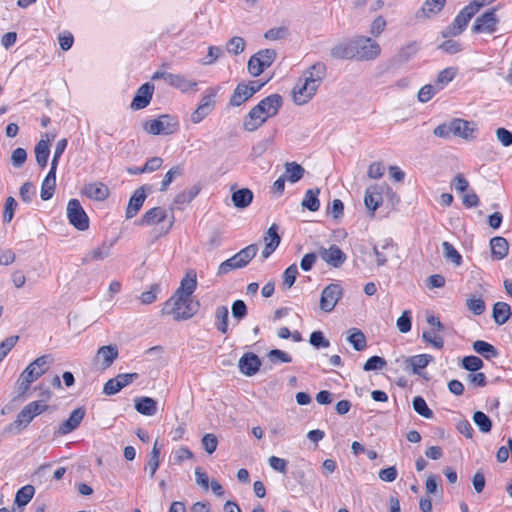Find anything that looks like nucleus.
<instances>
[{"mask_svg": "<svg viewBox=\"0 0 512 512\" xmlns=\"http://www.w3.org/2000/svg\"><path fill=\"white\" fill-rule=\"evenodd\" d=\"M386 360L380 356L370 357L363 365L364 371L381 370L386 366Z\"/></svg>", "mask_w": 512, "mask_h": 512, "instance_id": "69168bd1", "label": "nucleus"}, {"mask_svg": "<svg viewBox=\"0 0 512 512\" xmlns=\"http://www.w3.org/2000/svg\"><path fill=\"white\" fill-rule=\"evenodd\" d=\"M473 350L485 359L496 358L499 356L497 348L483 340H476L473 343Z\"/></svg>", "mask_w": 512, "mask_h": 512, "instance_id": "58836bf2", "label": "nucleus"}, {"mask_svg": "<svg viewBox=\"0 0 512 512\" xmlns=\"http://www.w3.org/2000/svg\"><path fill=\"white\" fill-rule=\"evenodd\" d=\"M111 247H112V243L111 244H107L105 242L102 243L101 246L91 250L89 253L86 254L85 257L82 258V260H81L82 264H88L90 262L104 260L105 258L110 256Z\"/></svg>", "mask_w": 512, "mask_h": 512, "instance_id": "473e14b6", "label": "nucleus"}, {"mask_svg": "<svg viewBox=\"0 0 512 512\" xmlns=\"http://www.w3.org/2000/svg\"><path fill=\"white\" fill-rule=\"evenodd\" d=\"M466 306L474 315H481L486 309L484 300L474 295L466 300Z\"/></svg>", "mask_w": 512, "mask_h": 512, "instance_id": "6e6d98bb", "label": "nucleus"}, {"mask_svg": "<svg viewBox=\"0 0 512 512\" xmlns=\"http://www.w3.org/2000/svg\"><path fill=\"white\" fill-rule=\"evenodd\" d=\"M490 245H491L492 255L495 258L501 260L507 256L508 250H509V244H508V241L504 237H501V236L493 237L490 240Z\"/></svg>", "mask_w": 512, "mask_h": 512, "instance_id": "4c0bfd02", "label": "nucleus"}, {"mask_svg": "<svg viewBox=\"0 0 512 512\" xmlns=\"http://www.w3.org/2000/svg\"><path fill=\"white\" fill-rule=\"evenodd\" d=\"M167 217L166 210L162 207H154L144 213V215L135 222L138 226L153 225L163 222Z\"/></svg>", "mask_w": 512, "mask_h": 512, "instance_id": "a878e982", "label": "nucleus"}, {"mask_svg": "<svg viewBox=\"0 0 512 512\" xmlns=\"http://www.w3.org/2000/svg\"><path fill=\"white\" fill-rule=\"evenodd\" d=\"M135 409L138 413L153 416L157 412V402L150 397L135 398Z\"/></svg>", "mask_w": 512, "mask_h": 512, "instance_id": "72a5a7b5", "label": "nucleus"}, {"mask_svg": "<svg viewBox=\"0 0 512 512\" xmlns=\"http://www.w3.org/2000/svg\"><path fill=\"white\" fill-rule=\"evenodd\" d=\"M66 211L69 223L76 229L86 231L89 228V217L78 199L69 200Z\"/></svg>", "mask_w": 512, "mask_h": 512, "instance_id": "423d86ee", "label": "nucleus"}, {"mask_svg": "<svg viewBox=\"0 0 512 512\" xmlns=\"http://www.w3.org/2000/svg\"><path fill=\"white\" fill-rule=\"evenodd\" d=\"M49 143V138L47 140L41 139L40 141L37 142L34 148L36 162L41 168H45L48 163V158L50 155Z\"/></svg>", "mask_w": 512, "mask_h": 512, "instance_id": "f704fd0d", "label": "nucleus"}, {"mask_svg": "<svg viewBox=\"0 0 512 512\" xmlns=\"http://www.w3.org/2000/svg\"><path fill=\"white\" fill-rule=\"evenodd\" d=\"M326 74V65L323 62H317L304 71L303 77L307 80L313 81L314 85L319 87L320 83L326 77Z\"/></svg>", "mask_w": 512, "mask_h": 512, "instance_id": "bb28decb", "label": "nucleus"}, {"mask_svg": "<svg viewBox=\"0 0 512 512\" xmlns=\"http://www.w3.org/2000/svg\"><path fill=\"white\" fill-rule=\"evenodd\" d=\"M283 105V98L279 94H271L262 99L254 109L258 111L262 116L269 117L275 116Z\"/></svg>", "mask_w": 512, "mask_h": 512, "instance_id": "1a4fd4ad", "label": "nucleus"}, {"mask_svg": "<svg viewBox=\"0 0 512 512\" xmlns=\"http://www.w3.org/2000/svg\"><path fill=\"white\" fill-rule=\"evenodd\" d=\"M433 357L428 354H420L412 357H401L396 359V362H402L405 369H412L414 374H420V371L424 369Z\"/></svg>", "mask_w": 512, "mask_h": 512, "instance_id": "6ab92c4d", "label": "nucleus"}, {"mask_svg": "<svg viewBox=\"0 0 512 512\" xmlns=\"http://www.w3.org/2000/svg\"><path fill=\"white\" fill-rule=\"evenodd\" d=\"M252 96L248 91V84L240 83L234 89L229 104L234 107H238L249 100Z\"/></svg>", "mask_w": 512, "mask_h": 512, "instance_id": "e433bc0d", "label": "nucleus"}, {"mask_svg": "<svg viewBox=\"0 0 512 512\" xmlns=\"http://www.w3.org/2000/svg\"><path fill=\"white\" fill-rule=\"evenodd\" d=\"M86 414L84 407L74 409L67 420H65L56 430V435H67L74 431L82 422Z\"/></svg>", "mask_w": 512, "mask_h": 512, "instance_id": "dca6fc26", "label": "nucleus"}, {"mask_svg": "<svg viewBox=\"0 0 512 512\" xmlns=\"http://www.w3.org/2000/svg\"><path fill=\"white\" fill-rule=\"evenodd\" d=\"M267 121V116H262L254 107L248 112L243 121V129L254 132Z\"/></svg>", "mask_w": 512, "mask_h": 512, "instance_id": "cd10ccee", "label": "nucleus"}, {"mask_svg": "<svg viewBox=\"0 0 512 512\" xmlns=\"http://www.w3.org/2000/svg\"><path fill=\"white\" fill-rule=\"evenodd\" d=\"M298 275V267L296 264L290 265L282 275L283 289H290L296 281Z\"/></svg>", "mask_w": 512, "mask_h": 512, "instance_id": "5fc2aeb1", "label": "nucleus"}, {"mask_svg": "<svg viewBox=\"0 0 512 512\" xmlns=\"http://www.w3.org/2000/svg\"><path fill=\"white\" fill-rule=\"evenodd\" d=\"M267 357L270 360V362L273 364H276L279 362H281V363L292 362V357L288 353H286L280 349L270 350L267 354Z\"/></svg>", "mask_w": 512, "mask_h": 512, "instance_id": "052dcab7", "label": "nucleus"}, {"mask_svg": "<svg viewBox=\"0 0 512 512\" xmlns=\"http://www.w3.org/2000/svg\"><path fill=\"white\" fill-rule=\"evenodd\" d=\"M382 189L378 185L369 186L365 191L364 204L368 210L371 211V215L382 205Z\"/></svg>", "mask_w": 512, "mask_h": 512, "instance_id": "4be33fe9", "label": "nucleus"}, {"mask_svg": "<svg viewBox=\"0 0 512 512\" xmlns=\"http://www.w3.org/2000/svg\"><path fill=\"white\" fill-rule=\"evenodd\" d=\"M456 75V70L452 67L445 68L439 72L436 80V86L438 89H442L445 85L453 80Z\"/></svg>", "mask_w": 512, "mask_h": 512, "instance_id": "13d9d810", "label": "nucleus"}, {"mask_svg": "<svg viewBox=\"0 0 512 512\" xmlns=\"http://www.w3.org/2000/svg\"><path fill=\"white\" fill-rule=\"evenodd\" d=\"M238 366L244 375L253 376L259 371L261 360L256 354L247 352L240 358Z\"/></svg>", "mask_w": 512, "mask_h": 512, "instance_id": "412c9836", "label": "nucleus"}, {"mask_svg": "<svg viewBox=\"0 0 512 512\" xmlns=\"http://www.w3.org/2000/svg\"><path fill=\"white\" fill-rule=\"evenodd\" d=\"M354 52V40L351 38L334 45L330 49V56L337 60H353Z\"/></svg>", "mask_w": 512, "mask_h": 512, "instance_id": "aec40b11", "label": "nucleus"}, {"mask_svg": "<svg viewBox=\"0 0 512 512\" xmlns=\"http://www.w3.org/2000/svg\"><path fill=\"white\" fill-rule=\"evenodd\" d=\"M178 126V122L173 117L163 114L157 119L146 121L143 129L152 135H170L177 131Z\"/></svg>", "mask_w": 512, "mask_h": 512, "instance_id": "39448f33", "label": "nucleus"}, {"mask_svg": "<svg viewBox=\"0 0 512 512\" xmlns=\"http://www.w3.org/2000/svg\"><path fill=\"white\" fill-rule=\"evenodd\" d=\"M319 194V188L307 190L301 203L302 207L308 209L311 212L317 211L320 207V201L318 199Z\"/></svg>", "mask_w": 512, "mask_h": 512, "instance_id": "37998d69", "label": "nucleus"}, {"mask_svg": "<svg viewBox=\"0 0 512 512\" xmlns=\"http://www.w3.org/2000/svg\"><path fill=\"white\" fill-rule=\"evenodd\" d=\"M497 8L494 7L486 12H484L481 16L477 17L472 25L473 33H494L497 30V24L499 19L496 17Z\"/></svg>", "mask_w": 512, "mask_h": 512, "instance_id": "6e6552de", "label": "nucleus"}, {"mask_svg": "<svg viewBox=\"0 0 512 512\" xmlns=\"http://www.w3.org/2000/svg\"><path fill=\"white\" fill-rule=\"evenodd\" d=\"M229 311L226 306H219L215 310V326L222 334H227L229 327Z\"/></svg>", "mask_w": 512, "mask_h": 512, "instance_id": "a19ab883", "label": "nucleus"}, {"mask_svg": "<svg viewBox=\"0 0 512 512\" xmlns=\"http://www.w3.org/2000/svg\"><path fill=\"white\" fill-rule=\"evenodd\" d=\"M411 311L405 310L396 321V326L401 333H408L411 330Z\"/></svg>", "mask_w": 512, "mask_h": 512, "instance_id": "bf43d9fd", "label": "nucleus"}, {"mask_svg": "<svg viewBox=\"0 0 512 512\" xmlns=\"http://www.w3.org/2000/svg\"><path fill=\"white\" fill-rule=\"evenodd\" d=\"M277 52L274 49H263L252 55L248 61V72L253 76H259L266 68L276 60Z\"/></svg>", "mask_w": 512, "mask_h": 512, "instance_id": "20e7f679", "label": "nucleus"}, {"mask_svg": "<svg viewBox=\"0 0 512 512\" xmlns=\"http://www.w3.org/2000/svg\"><path fill=\"white\" fill-rule=\"evenodd\" d=\"M150 191V186H141L137 188L133 195L130 197V200L128 202L127 208H126V218L131 219L137 215V213L140 211L141 207L143 206V203L147 197L146 192Z\"/></svg>", "mask_w": 512, "mask_h": 512, "instance_id": "f3484780", "label": "nucleus"}, {"mask_svg": "<svg viewBox=\"0 0 512 512\" xmlns=\"http://www.w3.org/2000/svg\"><path fill=\"white\" fill-rule=\"evenodd\" d=\"M468 24L466 23L465 20H463L461 18V16L458 14L453 23L449 26H447L443 31H442V36L444 38H447L449 36H458L460 35L466 28Z\"/></svg>", "mask_w": 512, "mask_h": 512, "instance_id": "49530a36", "label": "nucleus"}, {"mask_svg": "<svg viewBox=\"0 0 512 512\" xmlns=\"http://www.w3.org/2000/svg\"><path fill=\"white\" fill-rule=\"evenodd\" d=\"M452 135L463 138L467 141L475 138L474 132L475 127L471 126V123L460 118L451 120Z\"/></svg>", "mask_w": 512, "mask_h": 512, "instance_id": "b1692460", "label": "nucleus"}, {"mask_svg": "<svg viewBox=\"0 0 512 512\" xmlns=\"http://www.w3.org/2000/svg\"><path fill=\"white\" fill-rule=\"evenodd\" d=\"M342 295L343 291L339 284H329L321 292L320 309L327 313L333 311Z\"/></svg>", "mask_w": 512, "mask_h": 512, "instance_id": "0eeeda50", "label": "nucleus"}, {"mask_svg": "<svg viewBox=\"0 0 512 512\" xmlns=\"http://www.w3.org/2000/svg\"><path fill=\"white\" fill-rule=\"evenodd\" d=\"M288 35H289L288 28L282 26V27H276V28L269 29L268 31L265 32L264 37L267 40L275 41V40L283 39V38L287 37Z\"/></svg>", "mask_w": 512, "mask_h": 512, "instance_id": "338daca9", "label": "nucleus"}, {"mask_svg": "<svg viewBox=\"0 0 512 512\" xmlns=\"http://www.w3.org/2000/svg\"><path fill=\"white\" fill-rule=\"evenodd\" d=\"M318 254L321 259L333 268L341 267L347 259L346 254L336 244L329 248L320 247Z\"/></svg>", "mask_w": 512, "mask_h": 512, "instance_id": "9d476101", "label": "nucleus"}, {"mask_svg": "<svg viewBox=\"0 0 512 512\" xmlns=\"http://www.w3.org/2000/svg\"><path fill=\"white\" fill-rule=\"evenodd\" d=\"M413 409L416 413L424 418L430 419L433 417L432 410L428 407L426 401L422 396H416L412 401Z\"/></svg>", "mask_w": 512, "mask_h": 512, "instance_id": "09e8293b", "label": "nucleus"}, {"mask_svg": "<svg viewBox=\"0 0 512 512\" xmlns=\"http://www.w3.org/2000/svg\"><path fill=\"white\" fill-rule=\"evenodd\" d=\"M83 193L90 199L103 201L109 196V189L103 183H91L84 187Z\"/></svg>", "mask_w": 512, "mask_h": 512, "instance_id": "c756f323", "label": "nucleus"}, {"mask_svg": "<svg viewBox=\"0 0 512 512\" xmlns=\"http://www.w3.org/2000/svg\"><path fill=\"white\" fill-rule=\"evenodd\" d=\"M227 51L234 55H239L245 49V41L243 38L234 36L227 43Z\"/></svg>", "mask_w": 512, "mask_h": 512, "instance_id": "e2e57ef3", "label": "nucleus"}, {"mask_svg": "<svg viewBox=\"0 0 512 512\" xmlns=\"http://www.w3.org/2000/svg\"><path fill=\"white\" fill-rule=\"evenodd\" d=\"M253 192L249 188H241L232 192L231 200L238 209L247 208L253 201Z\"/></svg>", "mask_w": 512, "mask_h": 512, "instance_id": "c85d7f7f", "label": "nucleus"}, {"mask_svg": "<svg viewBox=\"0 0 512 512\" xmlns=\"http://www.w3.org/2000/svg\"><path fill=\"white\" fill-rule=\"evenodd\" d=\"M305 169L296 162H287L285 164V174L283 175L291 183H296L304 176Z\"/></svg>", "mask_w": 512, "mask_h": 512, "instance_id": "79ce46f5", "label": "nucleus"}, {"mask_svg": "<svg viewBox=\"0 0 512 512\" xmlns=\"http://www.w3.org/2000/svg\"><path fill=\"white\" fill-rule=\"evenodd\" d=\"M154 92V85L150 82H146L142 84L136 91V94L131 102V109L132 110H141L145 107H147L152 99Z\"/></svg>", "mask_w": 512, "mask_h": 512, "instance_id": "ddd939ff", "label": "nucleus"}, {"mask_svg": "<svg viewBox=\"0 0 512 512\" xmlns=\"http://www.w3.org/2000/svg\"><path fill=\"white\" fill-rule=\"evenodd\" d=\"M168 84L175 87L182 92H188L189 90H197V82L187 80L183 75L172 74L168 76Z\"/></svg>", "mask_w": 512, "mask_h": 512, "instance_id": "c9c22d12", "label": "nucleus"}, {"mask_svg": "<svg viewBox=\"0 0 512 512\" xmlns=\"http://www.w3.org/2000/svg\"><path fill=\"white\" fill-rule=\"evenodd\" d=\"M119 351L115 344L101 346L94 357V362L100 364L102 369L109 368L118 358Z\"/></svg>", "mask_w": 512, "mask_h": 512, "instance_id": "2eb2a0df", "label": "nucleus"}, {"mask_svg": "<svg viewBox=\"0 0 512 512\" xmlns=\"http://www.w3.org/2000/svg\"><path fill=\"white\" fill-rule=\"evenodd\" d=\"M318 87L306 78L299 81L293 89V100L297 105L306 104L316 93Z\"/></svg>", "mask_w": 512, "mask_h": 512, "instance_id": "9b49d317", "label": "nucleus"}, {"mask_svg": "<svg viewBox=\"0 0 512 512\" xmlns=\"http://www.w3.org/2000/svg\"><path fill=\"white\" fill-rule=\"evenodd\" d=\"M183 166L182 165H176V166H173L164 176L162 182H161V186H160V191L161 192H164L168 189L169 185L173 182V180L178 177V176H181L183 174Z\"/></svg>", "mask_w": 512, "mask_h": 512, "instance_id": "3c124183", "label": "nucleus"}, {"mask_svg": "<svg viewBox=\"0 0 512 512\" xmlns=\"http://www.w3.org/2000/svg\"><path fill=\"white\" fill-rule=\"evenodd\" d=\"M393 246H394V244H393L392 240L387 239V240H384V242L380 245V247L377 245H375L373 247V253L376 257L378 266H383L387 263V256L385 255L383 250L393 248Z\"/></svg>", "mask_w": 512, "mask_h": 512, "instance_id": "603ef678", "label": "nucleus"}, {"mask_svg": "<svg viewBox=\"0 0 512 512\" xmlns=\"http://www.w3.org/2000/svg\"><path fill=\"white\" fill-rule=\"evenodd\" d=\"M219 91V88H213L210 87L205 90L204 95L201 98V101L198 105L199 108L204 109L208 112H212L215 108L216 101L215 98L217 96V93Z\"/></svg>", "mask_w": 512, "mask_h": 512, "instance_id": "a18cd8bd", "label": "nucleus"}, {"mask_svg": "<svg viewBox=\"0 0 512 512\" xmlns=\"http://www.w3.org/2000/svg\"><path fill=\"white\" fill-rule=\"evenodd\" d=\"M199 309V302L193 299L182 297V301L174 299V295L169 298L161 310L163 315H173L176 321L188 320L192 318Z\"/></svg>", "mask_w": 512, "mask_h": 512, "instance_id": "f257e3e1", "label": "nucleus"}, {"mask_svg": "<svg viewBox=\"0 0 512 512\" xmlns=\"http://www.w3.org/2000/svg\"><path fill=\"white\" fill-rule=\"evenodd\" d=\"M34 493L35 488L32 485L23 486L17 491L14 502L19 507H23L31 501Z\"/></svg>", "mask_w": 512, "mask_h": 512, "instance_id": "de8ad7c7", "label": "nucleus"}, {"mask_svg": "<svg viewBox=\"0 0 512 512\" xmlns=\"http://www.w3.org/2000/svg\"><path fill=\"white\" fill-rule=\"evenodd\" d=\"M445 4L446 0H426L416 16L417 18H430L438 14L444 8Z\"/></svg>", "mask_w": 512, "mask_h": 512, "instance_id": "7c9ffc66", "label": "nucleus"}, {"mask_svg": "<svg viewBox=\"0 0 512 512\" xmlns=\"http://www.w3.org/2000/svg\"><path fill=\"white\" fill-rule=\"evenodd\" d=\"M349 334L347 341L353 346L354 350L362 351L367 346V341L364 333L358 328H351L347 331Z\"/></svg>", "mask_w": 512, "mask_h": 512, "instance_id": "ea45409f", "label": "nucleus"}, {"mask_svg": "<svg viewBox=\"0 0 512 512\" xmlns=\"http://www.w3.org/2000/svg\"><path fill=\"white\" fill-rule=\"evenodd\" d=\"M160 292L159 284H152L148 291L141 293L139 299L142 304L148 305L153 303L157 299V295Z\"/></svg>", "mask_w": 512, "mask_h": 512, "instance_id": "0e129e2a", "label": "nucleus"}, {"mask_svg": "<svg viewBox=\"0 0 512 512\" xmlns=\"http://www.w3.org/2000/svg\"><path fill=\"white\" fill-rule=\"evenodd\" d=\"M418 52L416 42H411L402 47L390 60V67L397 69L410 61Z\"/></svg>", "mask_w": 512, "mask_h": 512, "instance_id": "a211bd4d", "label": "nucleus"}, {"mask_svg": "<svg viewBox=\"0 0 512 512\" xmlns=\"http://www.w3.org/2000/svg\"><path fill=\"white\" fill-rule=\"evenodd\" d=\"M473 421L483 433H488L492 429L491 419L482 411H476L474 413Z\"/></svg>", "mask_w": 512, "mask_h": 512, "instance_id": "864d4df0", "label": "nucleus"}, {"mask_svg": "<svg viewBox=\"0 0 512 512\" xmlns=\"http://www.w3.org/2000/svg\"><path fill=\"white\" fill-rule=\"evenodd\" d=\"M354 40V60L372 61L381 53L380 45L370 37L356 36Z\"/></svg>", "mask_w": 512, "mask_h": 512, "instance_id": "7ed1b4c3", "label": "nucleus"}, {"mask_svg": "<svg viewBox=\"0 0 512 512\" xmlns=\"http://www.w3.org/2000/svg\"><path fill=\"white\" fill-rule=\"evenodd\" d=\"M257 252L258 246L256 244L248 245L233 255L231 258L223 261L218 266L217 276H223L234 269H241L246 267L248 263L256 256Z\"/></svg>", "mask_w": 512, "mask_h": 512, "instance_id": "f03ea898", "label": "nucleus"}, {"mask_svg": "<svg viewBox=\"0 0 512 512\" xmlns=\"http://www.w3.org/2000/svg\"><path fill=\"white\" fill-rule=\"evenodd\" d=\"M443 253L444 257L454 263L456 266H459L462 263V256L460 253L455 249V247L447 242L444 241L442 243Z\"/></svg>", "mask_w": 512, "mask_h": 512, "instance_id": "8fccbe9b", "label": "nucleus"}, {"mask_svg": "<svg viewBox=\"0 0 512 512\" xmlns=\"http://www.w3.org/2000/svg\"><path fill=\"white\" fill-rule=\"evenodd\" d=\"M197 287V275L194 270H190L186 273V276L182 279L180 287L174 293V299L182 301V297L186 299H192V294Z\"/></svg>", "mask_w": 512, "mask_h": 512, "instance_id": "4468645a", "label": "nucleus"}, {"mask_svg": "<svg viewBox=\"0 0 512 512\" xmlns=\"http://www.w3.org/2000/svg\"><path fill=\"white\" fill-rule=\"evenodd\" d=\"M231 311H232V316L236 320L240 321V320L244 319L247 315V306L243 300L239 299V300H236L233 302Z\"/></svg>", "mask_w": 512, "mask_h": 512, "instance_id": "774afa93", "label": "nucleus"}, {"mask_svg": "<svg viewBox=\"0 0 512 512\" xmlns=\"http://www.w3.org/2000/svg\"><path fill=\"white\" fill-rule=\"evenodd\" d=\"M511 307L506 302H496L492 309V318L497 325L505 324L511 316Z\"/></svg>", "mask_w": 512, "mask_h": 512, "instance_id": "2f4dec72", "label": "nucleus"}, {"mask_svg": "<svg viewBox=\"0 0 512 512\" xmlns=\"http://www.w3.org/2000/svg\"><path fill=\"white\" fill-rule=\"evenodd\" d=\"M17 207L16 200L9 196L4 204V210H3V222L4 223H10L14 217V212Z\"/></svg>", "mask_w": 512, "mask_h": 512, "instance_id": "680f3d73", "label": "nucleus"}, {"mask_svg": "<svg viewBox=\"0 0 512 512\" xmlns=\"http://www.w3.org/2000/svg\"><path fill=\"white\" fill-rule=\"evenodd\" d=\"M56 187V175L48 173L41 184V199L47 201L52 198Z\"/></svg>", "mask_w": 512, "mask_h": 512, "instance_id": "c03bdc74", "label": "nucleus"}, {"mask_svg": "<svg viewBox=\"0 0 512 512\" xmlns=\"http://www.w3.org/2000/svg\"><path fill=\"white\" fill-rule=\"evenodd\" d=\"M53 361L51 355H42L32 361L23 371L22 373L28 374V379L30 381L35 382L38 380L49 368V364Z\"/></svg>", "mask_w": 512, "mask_h": 512, "instance_id": "f8f14e48", "label": "nucleus"}, {"mask_svg": "<svg viewBox=\"0 0 512 512\" xmlns=\"http://www.w3.org/2000/svg\"><path fill=\"white\" fill-rule=\"evenodd\" d=\"M278 226L276 224H272L265 233L263 241L265 242V247L262 250V256L264 259L270 257V255L276 250L279 246L281 238L277 232Z\"/></svg>", "mask_w": 512, "mask_h": 512, "instance_id": "5701e85b", "label": "nucleus"}, {"mask_svg": "<svg viewBox=\"0 0 512 512\" xmlns=\"http://www.w3.org/2000/svg\"><path fill=\"white\" fill-rule=\"evenodd\" d=\"M31 421L30 410L24 407L17 414L15 421L4 428L3 434H19Z\"/></svg>", "mask_w": 512, "mask_h": 512, "instance_id": "393cba45", "label": "nucleus"}, {"mask_svg": "<svg viewBox=\"0 0 512 512\" xmlns=\"http://www.w3.org/2000/svg\"><path fill=\"white\" fill-rule=\"evenodd\" d=\"M462 367L467 371L477 372L484 367V363L479 357L470 355L462 359Z\"/></svg>", "mask_w": 512, "mask_h": 512, "instance_id": "4d7b16f0", "label": "nucleus"}]
</instances>
